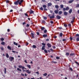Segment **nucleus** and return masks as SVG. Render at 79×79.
Segmentation results:
<instances>
[{
    "mask_svg": "<svg viewBox=\"0 0 79 79\" xmlns=\"http://www.w3.org/2000/svg\"><path fill=\"white\" fill-rule=\"evenodd\" d=\"M23 2V0H18L17 1L15 2L14 4L15 5H18L19 3V5H21Z\"/></svg>",
    "mask_w": 79,
    "mask_h": 79,
    "instance_id": "1",
    "label": "nucleus"
},
{
    "mask_svg": "<svg viewBox=\"0 0 79 79\" xmlns=\"http://www.w3.org/2000/svg\"><path fill=\"white\" fill-rule=\"evenodd\" d=\"M18 67L19 68H22L23 72H26V70L27 69H26V68H25V67H24L22 66L21 65H19ZM24 69H25L26 70Z\"/></svg>",
    "mask_w": 79,
    "mask_h": 79,
    "instance_id": "2",
    "label": "nucleus"
},
{
    "mask_svg": "<svg viewBox=\"0 0 79 79\" xmlns=\"http://www.w3.org/2000/svg\"><path fill=\"white\" fill-rule=\"evenodd\" d=\"M52 14L53 15H52V16H50V15H51L50 14H49L48 15V17H49L50 19H53V18H55V13L53 12Z\"/></svg>",
    "mask_w": 79,
    "mask_h": 79,
    "instance_id": "3",
    "label": "nucleus"
},
{
    "mask_svg": "<svg viewBox=\"0 0 79 79\" xmlns=\"http://www.w3.org/2000/svg\"><path fill=\"white\" fill-rule=\"evenodd\" d=\"M43 8H44V11H47V9L46 8H47V6L46 5H43Z\"/></svg>",
    "mask_w": 79,
    "mask_h": 79,
    "instance_id": "4",
    "label": "nucleus"
},
{
    "mask_svg": "<svg viewBox=\"0 0 79 79\" xmlns=\"http://www.w3.org/2000/svg\"><path fill=\"white\" fill-rule=\"evenodd\" d=\"M9 59L10 61H12L13 60H14V57H13L10 56Z\"/></svg>",
    "mask_w": 79,
    "mask_h": 79,
    "instance_id": "5",
    "label": "nucleus"
},
{
    "mask_svg": "<svg viewBox=\"0 0 79 79\" xmlns=\"http://www.w3.org/2000/svg\"><path fill=\"white\" fill-rule=\"evenodd\" d=\"M56 18H57V19H61V16L58 15L56 16Z\"/></svg>",
    "mask_w": 79,
    "mask_h": 79,
    "instance_id": "6",
    "label": "nucleus"
},
{
    "mask_svg": "<svg viewBox=\"0 0 79 79\" xmlns=\"http://www.w3.org/2000/svg\"><path fill=\"white\" fill-rule=\"evenodd\" d=\"M47 45L48 47V48H50L52 46H51V44L49 43H48L47 44Z\"/></svg>",
    "mask_w": 79,
    "mask_h": 79,
    "instance_id": "7",
    "label": "nucleus"
},
{
    "mask_svg": "<svg viewBox=\"0 0 79 79\" xmlns=\"http://www.w3.org/2000/svg\"><path fill=\"white\" fill-rule=\"evenodd\" d=\"M58 11H59V10L58 9H56V10H55L54 11V13L56 14H58Z\"/></svg>",
    "mask_w": 79,
    "mask_h": 79,
    "instance_id": "8",
    "label": "nucleus"
},
{
    "mask_svg": "<svg viewBox=\"0 0 79 79\" xmlns=\"http://www.w3.org/2000/svg\"><path fill=\"white\" fill-rule=\"evenodd\" d=\"M28 74H31V71L29 70H26L25 71Z\"/></svg>",
    "mask_w": 79,
    "mask_h": 79,
    "instance_id": "9",
    "label": "nucleus"
},
{
    "mask_svg": "<svg viewBox=\"0 0 79 79\" xmlns=\"http://www.w3.org/2000/svg\"><path fill=\"white\" fill-rule=\"evenodd\" d=\"M52 5V4L51 2H49L48 3V6L49 7Z\"/></svg>",
    "mask_w": 79,
    "mask_h": 79,
    "instance_id": "10",
    "label": "nucleus"
},
{
    "mask_svg": "<svg viewBox=\"0 0 79 79\" xmlns=\"http://www.w3.org/2000/svg\"><path fill=\"white\" fill-rule=\"evenodd\" d=\"M34 11L32 10L31 9L30 10V14H33L34 13Z\"/></svg>",
    "mask_w": 79,
    "mask_h": 79,
    "instance_id": "11",
    "label": "nucleus"
},
{
    "mask_svg": "<svg viewBox=\"0 0 79 79\" xmlns=\"http://www.w3.org/2000/svg\"><path fill=\"white\" fill-rule=\"evenodd\" d=\"M55 7L57 10H58V9L59 8V6H58V5H56L55 6Z\"/></svg>",
    "mask_w": 79,
    "mask_h": 79,
    "instance_id": "12",
    "label": "nucleus"
},
{
    "mask_svg": "<svg viewBox=\"0 0 79 79\" xmlns=\"http://www.w3.org/2000/svg\"><path fill=\"white\" fill-rule=\"evenodd\" d=\"M64 14L65 16H67L68 15V13L66 11L64 12Z\"/></svg>",
    "mask_w": 79,
    "mask_h": 79,
    "instance_id": "13",
    "label": "nucleus"
},
{
    "mask_svg": "<svg viewBox=\"0 0 79 79\" xmlns=\"http://www.w3.org/2000/svg\"><path fill=\"white\" fill-rule=\"evenodd\" d=\"M72 11H73V10H72V9H70L69 11V13L70 14H71V13H72Z\"/></svg>",
    "mask_w": 79,
    "mask_h": 79,
    "instance_id": "14",
    "label": "nucleus"
},
{
    "mask_svg": "<svg viewBox=\"0 0 79 79\" xmlns=\"http://www.w3.org/2000/svg\"><path fill=\"white\" fill-rule=\"evenodd\" d=\"M73 2H74V0H71L69 1V3H73Z\"/></svg>",
    "mask_w": 79,
    "mask_h": 79,
    "instance_id": "15",
    "label": "nucleus"
},
{
    "mask_svg": "<svg viewBox=\"0 0 79 79\" xmlns=\"http://www.w3.org/2000/svg\"><path fill=\"white\" fill-rule=\"evenodd\" d=\"M1 45H5V42L2 41V43H1Z\"/></svg>",
    "mask_w": 79,
    "mask_h": 79,
    "instance_id": "16",
    "label": "nucleus"
},
{
    "mask_svg": "<svg viewBox=\"0 0 79 79\" xmlns=\"http://www.w3.org/2000/svg\"><path fill=\"white\" fill-rule=\"evenodd\" d=\"M4 74H6V68H4Z\"/></svg>",
    "mask_w": 79,
    "mask_h": 79,
    "instance_id": "17",
    "label": "nucleus"
},
{
    "mask_svg": "<svg viewBox=\"0 0 79 79\" xmlns=\"http://www.w3.org/2000/svg\"><path fill=\"white\" fill-rule=\"evenodd\" d=\"M62 13H63V12H62V11H59L58 12V14L59 15H61V14H62Z\"/></svg>",
    "mask_w": 79,
    "mask_h": 79,
    "instance_id": "18",
    "label": "nucleus"
},
{
    "mask_svg": "<svg viewBox=\"0 0 79 79\" xmlns=\"http://www.w3.org/2000/svg\"><path fill=\"white\" fill-rule=\"evenodd\" d=\"M43 37H47V34H44L43 35Z\"/></svg>",
    "mask_w": 79,
    "mask_h": 79,
    "instance_id": "19",
    "label": "nucleus"
},
{
    "mask_svg": "<svg viewBox=\"0 0 79 79\" xmlns=\"http://www.w3.org/2000/svg\"><path fill=\"white\" fill-rule=\"evenodd\" d=\"M31 35L32 37H33V38H34V33H31Z\"/></svg>",
    "mask_w": 79,
    "mask_h": 79,
    "instance_id": "20",
    "label": "nucleus"
},
{
    "mask_svg": "<svg viewBox=\"0 0 79 79\" xmlns=\"http://www.w3.org/2000/svg\"><path fill=\"white\" fill-rule=\"evenodd\" d=\"M66 56H68L69 55V52H66Z\"/></svg>",
    "mask_w": 79,
    "mask_h": 79,
    "instance_id": "21",
    "label": "nucleus"
},
{
    "mask_svg": "<svg viewBox=\"0 0 79 79\" xmlns=\"http://www.w3.org/2000/svg\"><path fill=\"white\" fill-rule=\"evenodd\" d=\"M27 67H28V68H29V69H31V65L27 64Z\"/></svg>",
    "mask_w": 79,
    "mask_h": 79,
    "instance_id": "22",
    "label": "nucleus"
},
{
    "mask_svg": "<svg viewBox=\"0 0 79 79\" xmlns=\"http://www.w3.org/2000/svg\"><path fill=\"white\" fill-rule=\"evenodd\" d=\"M45 46H43L41 48L42 50H44L45 49Z\"/></svg>",
    "mask_w": 79,
    "mask_h": 79,
    "instance_id": "23",
    "label": "nucleus"
},
{
    "mask_svg": "<svg viewBox=\"0 0 79 79\" xmlns=\"http://www.w3.org/2000/svg\"><path fill=\"white\" fill-rule=\"evenodd\" d=\"M7 48L10 50H11V48L9 46H7Z\"/></svg>",
    "mask_w": 79,
    "mask_h": 79,
    "instance_id": "24",
    "label": "nucleus"
},
{
    "mask_svg": "<svg viewBox=\"0 0 79 79\" xmlns=\"http://www.w3.org/2000/svg\"><path fill=\"white\" fill-rule=\"evenodd\" d=\"M13 44H14V45H16V46H17V45H18V43H16V42H13Z\"/></svg>",
    "mask_w": 79,
    "mask_h": 79,
    "instance_id": "25",
    "label": "nucleus"
},
{
    "mask_svg": "<svg viewBox=\"0 0 79 79\" xmlns=\"http://www.w3.org/2000/svg\"><path fill=\"white\" fill-rule=\"evenodd\" d=\"M6 56L7 58H9V55H8V53H6Z\"/></svg>",
    "mask_w": 79,
    "mask_h": 79,
    "instance_id": "26",
    "label": "nucleus"
},
{
    "mask_svg": "<svg viewBox=\"0 0 79 79\" xmlns=\"http://www.w3.org/2000/svg\"><path fill=\"white\" fill-rule=\"evenodd\" d=\"M61 8H63V7H64V6L63 5H60Z\"/></svg>",
    "mask_w": 79,
    "mask_h": 79,
    "instance_id": "27",
    "label": "nucleus"
},
{
    "mask_svg": "<svg viewBox=\"0 0 79 79\" xmlns=\"http://www.w3.org/2000/svg\"><path fill=\"white\" fill-rule=\"evenodd\" d=\"M32 47L33 48H36V46L35 45H33L32 46Z\"/></svg>",
    "mask_w": 79,
    "mask_h": 79,
    "instance_id": "28",
    "label": "nucleus"
},
{
    "mask_svg": "<svg viewBox=\"0 0 79 79\" xmlns=\"http://www.w3.org/2000/svg\"><path fill=\"white\" fill-rule=\"evenodd\" d=\"M76 7L77 8H79V4H77L76 5Z\"/></svg>",
    "mask_w": 79,
    "mask_h": 79,
    "instance_id": "29",
    "label": "nucleus"
},
{
    "mask_svg": "<svg viewBox=\"0 0 79 79\" xmlns=\"http://www.w3.org/2000/svg\"><path fill=\"white\" fill-rule=\"evenodd\" d=\"M44 29H45V27H43L41 28V30H42V31H43Z\"/></svg>",
    "mask_w": 79,
    "mask_h": 79,
    "instance_id": "30",
    "label": "nucleus"
},
{
    "mask_svg": "<svg viewBox=\"0 0 79 79\" xmlns=\"http://www.w3.org/2000/svg\"><path fill=\"white\" fill-rule=\"evenodd\" d=\"M74 55V53H71V54H70V56H73V55Z\"/></svg>",
    "mask_w": 79,
    "mask_h": 79,
    "instance_id": "31",
    "label": "nucleus"
},
{
    "mask_svg": "<svg viewBox=\"0 0 79 79\" xmlns=\"http://www.w3.org/2000/svg\"><path fill=\"white\" fill-rule=\"evenodd\" d=\"M17 69L18 71H21V69H20L19 68H17Z\"/></svg>",
    "mask_w": 79,
    "mask_h": 79,
    "instance_id": "32",
    "label": "nucleus"
},
{
    "mask_svg": "<svg viewBox=\"0 0 79 79\" xmlns=\"http://www.w3.org/2000/svg\"><path fill=\"white\" fill-rule=\"evenodd\" d=\"M60 37H62L63 36V33H60Z\"/></svg>",
    "mask_w": 79,
    "mask_h": 79,
    "instance_id": "33",
    "label": "nucleus"
},
{
    "mask_svg": "<svg viewBox=\"0 0 79 79\" xmlns=\"http://www.w3.org/2000/svg\"><path fill=\"white\" fill-rule=\"evenodd\" d=\"M43 75L44 76H47V73H45L44 74H43Z\"/></svg>",
    "mask_w": 79,
    "mask_h": 79,
    "instance_id": "34",
    "label": "nucleus"
},
{
    "mask_svg": "<svg viewBox=\"0 0 79 79\" xmlns=\"http://www.w3.org/2000/svg\"><path fill=\"white\" fill-rule=\"evenodd\" d=\"M41 44L42 45H44V46H45L46 44L44 43H42Z\"/></svg>",
    "mask_w": 79,
    "mask_h": 79,
    "instance_id": "35",
    "label": "nucleus"
},
{
    "mask_svg": "<svg viewBox=\"0 0 79 79\" xmlns=\"http://www.w3.org/2000/svg\"><path fill=\"white\" fill-rule=\"evenodd\" d=\"M43 19H47V17H44L43 18Z\"/></svg>",
    "mask_w": 79,
    "mask_h": 79,
    "instance_id": "36",
    "label": "nucleus"
},
{
    "mask_svg": "<svg viewBox=\"0 0 79 79\" xmlns=\"http://www.w3.org/2000/svg\"><path fill=\"white\" fill-rule=\"evenodd\" d=\"M24 14L25 16H27V17H29V16H28V15H27V13H25Z\"/></svg>",
    "mask_w": 79,
    "mask_h": 79,
    "instance_id": "37",
    "label": "nucleus"
},
{
    "mask_svg": "<svg viewBox=\"0 0 79 79\" xmlns=\"http://www.w3.org/2000/svg\"><path fill=\"white\" fill-rule=\"evenodd\" d=\"M51 63H55V64L57 63V62H56V61L55 62V61H52L51 62Z\"/></svg>",
    "mask_w": 79,
    "mask_h": 79,
    "instance_id": "38",
    "label": "nucleus"
},
{
    "mask_svg": "<svg viewBox=\"0 0 79 79\" xmlns=\"http://www.w3.org/2000/svg\"><path fill=\"white\" fill-rule=\"evenodd\" d=\"M44 52L45 53H48V52H47V51L46 49H45L44 50Z\"/></svg>",
    "mask_w": 79,
    "mask_h": 79,
    "instance_id": "39",
    "label": "nucleus"
},
{
    "mask_svg": "<svg viewBox=\"0 0 79 79\" xmlns=\"http://www.w3.org/2000/svg\"><path fill=\"white\" fill-rule=\"evenodd\" d=\"M69 9V8L68 7H67L66 8V10H68Z\"/></svg>",
    "mask_w": 79,
    "mask_h": 79,
    "instance_id": "40",
    "label": "nucleus"
},
{
    "mask_svg": "<svg viewBox=\"0 0 79 79\" xmlns=\"http://www.w3.org/2000/svg\"><path fill=\"white\" fill-rule=\"evenodd\" d=\"M40 10H42V11H43L44 10V9H43V8L42 7H41L40 8Z\"/></svg>",
    "mask_w": 79,
    "mask_h": 79,
    "instance_id": "41",
    "label": "nucleus"
},
{
    "mask_svg": "<svg viewBox=\"0 0 79 79\" xmlns=\"http://www.w3.org/2000/svg\"><path fill=\"white\" fill-rule=\"evenodd\" d=\"M6 2L7 3H10V1H9V0H7L6 1Z\"/></svg>",
    "mask_w": 79,
    "mask_h": 79,
    "instance_id": "42",
    "label": "nucleus"
},
{
    "mask_svg": "<svg viewBox=\"0 0 79 79\" xmlns=\"http://www.w3.org/2000/svg\"><path fill=\"white\" fill-rule=\"evenodd\" d=\"M47 32V30H45L44 31V33H46Z\"/></svg>",
    "mask_w": 79,
    "mask_h": 79,
    "instance_id": "43",
    "label": "nucleus"
},
{
    "mask_svg": "<svg viewBox=\"0 0 79 79\" xmlns=\"http://www.w3.org/2000/svg\"><path fill=\"white\" fill-rule=\"evenodd\" d=\"M42 21V23H44V24L46 22H45V21L44 20H43Z\"/></svg>",
    "mask_w": 79,
    "mask_h": 79,
    "instance_id": "44",
    "label": "nucleus"
},
{
    "mask_svg": "<svg viewBox=\"0 0 79 79\" xmlns=\"http://www.w3.org/2000/svg\"><path fill=\"white\" fill-rule=\"evenodd\" d=\"M1 40L2 41H3L4 40V38H2L1 39Z\"/></svg>",
    "mask_w": 79,
    "mask_h": 79,
    "instance_id": "45",
    "label": "nucleus"
},
{
    "mask_svg": "<svg viewBox=\"0 0 79 79\" xmlns=\"http://www.w3.org/2000/svg\"><path fill=\"white\" fill-rule=\"evenodd\" d=\"M63 11H66V8H63Z\"/></svg>",
    "mask_w": 79,
    "mask_h": 79,
    "instance_id": "46",
    "label": "nucleus"
},
{
    "mask_svg": "<svg viewBox=\"0 0 79 79\" xmlns=\"http://www.w3.org/2000/svg\"><path fill=\"white\" fill-rule=\"evenodd\" d=\"M1 50H2L3 51L4 50V49L3 48V47H1Z\"/></svg>",
    "mask_w": 79,
    "mask_h": 79,
    "instance_id": "47",
    "label": "nucleus"
},
{
    "mask_svg": "<svg viewBox=\"0 0 79 79\" xmlns=\"http://www.w3.org/2000/svg\"><path fill=\"white\" fill-rule=\"evenodd\" d=\"M75 18H76L75 17H73L72 20L74 21V19H75Z\"/></svg>",
    "mask_w": 79,
    "mask_h": 79,
    "instance_id": "48",
    "label": "nucleus"
},
{
    "mask_svg": "<svg viewBox=\"0 0 79 79\" xmlns=\"http://www.w3.org/2000/svg\"><path fill=\"white\" fill-rule=\"evenodd\" d=\"M70 40H73V37H70Z\"/></svg>",
    "mask_w": 79,
    "mask_h": 79,
    "instance_id": "49",
    "label": "nucleus"
},
{
    "mask_svg": "<svg viewBox=\"0 0 79 79\" xmlns=\"http://www.w3.org/2000/svg\"><path fill=\"white\" fill-rule=\"evenodd\" d=\"M29 26H30V25H29L28 24H27L26 25V27H29Z\"/></svg>",
    "mask_w": 79,
    "mask_h": 79,
    "instance_id": "50",
    "label": "nucleus"
},
{
    "mask_svg": "<svg viewBox=\"0 0 79 79\" xmlns=\"http://www.w3.org/2000/svg\"><path fill=\"white\" fill-rule=\"evenodd\" d=\"M77 41H79V37H78L77 38Z\"/></svg>",
    "mask_w": 79,
    "mask_h": 79,
    "instance_id": "51",
    "label": "nucleus"
},
{
    "mask_svg": "<svg viewBox=\"0 0 79 79\" xmlns=\"http://www.w3.org/2000/svg\"><path fill=\"white\" fill-rule=\"evenodd\" d=\"M26 24V23L25 22H24L22 23V24L23 25H24V24Z\"/></svg>",
    "mask_w": 79,
    "mask_h": 79,
    "instance_id": "52",
    "label": "nucleus"
},
{
    "mask_svg": "<svg viewBox=\"0 0 79 79\" xmlns=\"http://www.w3.org/2000/svg\"><path fill=\"white\" fill-rule=\"evenodd\" d=\"M69 70H71V71H73V69H72V68H70L69 69Z\"/></svg>",
    "mask_w": 79,
    "mask_h": 79,
    "instance_id": "53",
    "label": "nucleus"
},
{
    "mask_svg": "<svg viewBox=\"0 0 79 79\" xmlns=\"http://www.w3.org/2000/svg\"><path fill=\"white\" fill-rule=\"evenodd\" d=\"M56 59L57 60H58V59H60V57L57 56L56 57Z\"/></svg>",
    "mask_w": 79,
    "mask_h": 79,
    "instance_id": "54",
    "label": "nucleus"
},
{
    "mask_svg": "<svg viewBox=\"0 0 79 79\" xmlns=\"http://www.w3.org/2000/svg\"><path fill=\"white\" fill-rule=\"evenodd\" d=\"M52 48H53V49H55V48H56V47L55 46H53L52 47Z\"/></svg>",
    "mask_w": 79,
    "mask_h": 79,
    "instance_id": "55",
    "label": "nucleus"
},
{
    "mask_svg": "<svg viewBox=\"0 0 79 79\" xmlns=\"http://www.w3.org/2000/svg\"><path fill=\"white\" fill-rule=\"evenodd\" d=\"M50 23H51V24H53V22L52 21H50Z\"/></svg>",
    "mask_w": 79,
    "mask_h": 79,
    "instance_id": "56",
    "label": "nucleus"
},
{
    "mask_svg": "<svg viewBox=\"0 0 79 79\" xmlns=\"http://www.w3.org/2000/svg\"><path fill=\"white\" fill-rule=\"evenodd\" d=\"M64 27H66L67 26H68V25L66 24H64Z\"/></svg>",
    "mask_w": 79,
    "mask_h": 79,
    "instance_id": "57",
    "label": "nucleus"
},
{
    "mask_svg": "<svg viewBox=\"0 0 79 79\" xmlns=\"http://www.w3.org/2000/svg\"><path fill=\"white\" fill-rule=\"evenodd\" d=\"M69 27H71V24L69 23Z\"/></svg>",
    "mask_w": 79,
    "mask_h": 79,
    "instance_id": "58",
    "label": "nucleus"
},
{
    "mask_svg": "<svg viewBox=\"0 0 79 79\" xmlns=\"http://www.w3.org/2000/svg\"><path fill=\"white\" fill-rule=\"evenodd\" d=\"M21 75L22 76H24V74L23 73H21Z\"/></svg>",
    "mask_w": 79,
    "mask_h": 79,
    "instance_id": "59",
    "label": "nucleus"
},
{
    "mask_svg": "<svg viewBox=\"0 0 79 79\" xmlns=\"http://www.w3.org/2000/svg\"><path fill=\"white\" fill-rule=\"evenodd\" d=\"M76 36H77V37H79V34H77L76 35Z\"/></svg>",
    "mask_w": 79,
    "mask_h": 79,
    "instance_id": "60",
    "label": "nucleus"
},
{
    "mask_svg": "<svg viewBox=\"0 0 79 79\" xmlns=\"http://www.w3.org/2000/svg\"><path fill=\"white\" fill-rule=\"evenodd\" d=\"M36 34L37 35H39V34H40V33H39V32H37Z\"/></svg>",
    "mask_w": 79,
    "mask_h": 79,
    "instance_id": "61",
    "label": "nucleus"
},
{
    "mask_svg": "<svg viewBox=\"0 0 79 79\" xmlns=\"http://www.w3.org/2000/svg\"><path fill=\"white\" fill-rule=\"evenodd\" d=\"M36 74H39V72H36L35 73Z\"/></svg>",
    "mask_w": 79,
    "mask_h": 79,
    "instance_id": "62",
    "label": "nucleus"
},
{
    "mask_svg": "<svg viewBox=\"0 0 79 79\" xmlns=\"http://www.w3.org/2000/svg\"><path fill=\"white\" fill-rule=\"evenodd\" d=\"M29 45V43L27 42L26 44V45L27 46V45Z\"/></svg>",
    "mask_w": 79,
    "mask_h": 79,
    "instance_id": "63",
    "label": "nucleus"
},
{
    "mask_svg": "<svg viewBox=\"0 0 79 79\" xmlns=\"http://www.w3.org/2000/svg\"><path fill=\"white\" fill-rule=\"evenodd\" d=\"M37 79H43L41 77H40V79L39 78H38Z\"/></svg>",
    "mask_w": 79,
    "mask_h": 79,
    "instance_id": "64",
    "label": "nucleus"
}]
</instances>
